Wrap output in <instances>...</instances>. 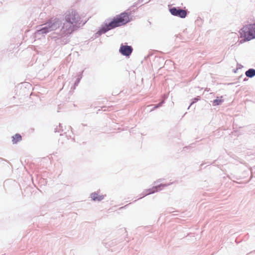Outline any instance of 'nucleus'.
<instances>
[{
    "label": "nucleus",
    "mask_w": 255,
    "mask_h": 255,
    "mask_svg": "<svg viewBox=\"0 0 255 255\" xmlns=\"http://www.w3.org/2000/svg\"><path fill=\"white\" fill-rule=\"evenodd\" d=\"M91 197L94 201H100L104 198V196L94 192L91 194Z\"/></svg>",
    "instance_id": "nucleus-8"
},
{
    "label": "nucleus",
    "mask_w": 255,
    "mask_h": 255,
    "mask_svg": "<svg viewBox=\"0 0 255 255\" xmlns=\"http://www.w3.org/2000/svg\"><path fill=\"white\" fill-rule=\"evenodd\" d=\"M246 75L248 77H253L255 75V70L250 69L246 72Z\"/></svg>",
    "instance_id": "nucleus-10"
},
{
    "label": "nucleus",
    "mask_w": 255,
    "mask_h": 255,
    "mask_svg": "<svg viewBox=\"0 0 255 255\" xmlns=\"http://www.w3.org/2000/svg\"><path fill=\"white\" fill-rule=\"evenodd\" d=\"M75 25L70 22L66 21V22L63 24L62 29L64 31L68 33H71L75 30Z\"/></svg>",
    "instance_id": "nucleus-7"
},
{
    "label": "nucleus",
    "mask_w": 255,
    "mask_h": 255,
    "mask_svg": "<svg viewBox=\"0 0 255 255\" xmlns=\"http://www.w3.org/2000/svg\"><path fill=\"white\" fill-rule=\"evenodd\" d=\"M22 137L19 134H15L14 136H12V142L15 144L17 142L21 140Z\"/></svg>",
    "instance_id": "nucleus-9"
},
{
    "label": "nucleus",
    "mask_w": 255,
    "mask_h": 255,
    "mask_svg": "<svg viewBox=\"0 0 255 255\" xmlns=\"http://www.w3.org/2000/svg\"><path fill=\"white\" fill-rule=\"evenodd\" d=\"M163 103V101H162L161 102H160L158 104L154 105V107L153 109L151 111H153V110H154L159 108V107L161 106V105H162Z\"/></svg>",
    "instance_id": "nucleus-12"
},
{
    "label": "nucleus",
    "mask_w": 255,
    "mask_h": 255,
    "mask_svg": "<svg viewBox=\"0 0 255 255\" xmlns=\"http://www.w3.org/2000/svg\"><path fill=\"white\" fill-rule=\"evenodd\" d=\"M119 51L123 55L128 56L131 54L132 51V48L130 46L122 45Z\"/></svg>",
    "instance_id": "nucleus-6"
},
{
    "label": "nucleus",
    "mask_w": 255,
    "mask_h": 255,
    "mask_svg": "<svg viewBox=\"0 0 255 255\" xmlns=\"http://www.w3.org/2000/svg\"><path fill=\"white\" fill-rule=\"evenodd\" d=\"M239 32L241 38L244 39V42L255 38V24H249L244 26Z\"/></svg>",
    "instance_id": "nucleus-2"
},
{
    "label": "nucleus",
    "mask_w": 255,
    "mask_h": 255,
    "mask_svg": "<svg viewBox=\"0 0 255 255\" xmlns=\"http://www.w3.org/2000/svg\"><path fill=\"white\" fill-rule=\"evenodd\" d=\"M222 100L217 99L213 101V105L214 106L219 105L221 104L222 103Z\"/></svg>",
    "instance_id": "nucleus-11"
},
{
    "label": "nucleus",
    "mask_w": 255,
    "mask_h": 255,
    "mask_svg": "<svg viewBox=\"0 0 255 255\" xmlns=\"http://www.w3.org/2000/svg\"><path fill=\"white\" fill-rule=\"evenodd\" d=\"M130 12H124L118 15L108 24L102 27V31L104 32L117 27L125 25L130 21Z\"/></svg>",
    "instance_id": "nucleus-1"
},
{
    "label": "nucleus",
    "mask_w": 255,
    "mask_h": 255,
    "mask_svg": "<svg viewBox=\"0 0 255 255\" xmlns=\"http://www.w3.org/2000/svg\"><path fill=\"white\" fill-rule=\"evenodd\" d=\"M81 19V16L75 10L69 11L65 16L66 22H69L75 26L81 23L82 21Z\"/></svg>",
    "instance_id": "nucleus-4"
},
{
    "label": "nucleus",
    "mask_w": 255,
    "mask_h": 255,
    "mask_svg": "<svg viewBox=\"0 0 255 255\" xmlns=\"http://www.w3.org/2000/svg\"><path fill=\"white\" fill-rule=\"evenodd\" d=\"M45 26L40 29L37 30V32L41 34H46L50 31L55 30L60 26V21L58 19L55 18L54 19H50Z\"/></svg>",
    "instance_id": "nucleus-3"
},
{
    "label": "nucleus",
    "mask_w": 255,
    "mask_h": 255,
    "mask_svg": "<svg viewBox=\"0 0 255 255\" xmlns=\"http://www.w3.org/2000/svg\"><path fill=\"white\" fill-rule=\"evenodd\" d=\"M156 191V187H154V188H153L152 189H151V191H150L149 193H148L147 194H150L151 193H154V192H155Z\"/></svg>",
    "instance_id": "nucleus-13"
},
{
    "label": "nucleus",
    "mask_w": 255,
    "mask_h": 255,
    "mask_svg": "<svg viewBox=\"0 0 255 255\" xmlns=\"http://www.w3.org/2000/svg\"><path fill=\"white\" fill-rule=\"evenodd\" d=\"M170 13L174 16L185 18L187 15L186 11L183 9L173 7L169 9Z\"/></svg>",
    "instance_id": "nucleus-5"
}]
</instances>
